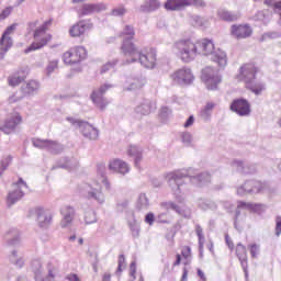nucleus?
Wrapping results in <instances>:
<instances>
[{
  "instance_id": "a18cd8bd",
  "label": "nucleus",
  "mask_w": 281,
  "mask_h": 281,
  "mask_svg": "<svg viewBox=\"0 0 281 281\" xmlns=\"http://www.w3.org/2000/svg\"><path fill=\"white\" fill-rule=\"evenodd\" d=\"M145 222L148 224V225H153L155 223V214L153 213H148L145 217Z\"/></svg>"
},
{
  "instance_id": "6e6d98bb",
  "label": "nucleus",
  "mask_w": 281,
  "mask_h": 281,
  "mask_svg": "<svg viewBox=\"0 0 281 281\" xmlns=\"http://www.w3.org/2000/svg\"><path fill=\"white\" fill-rule=\"evenodd\" d=\"M176 258H177V259H176L173 266H175V267H179V265H181V255H177Z\"/></svg>"
},
{
  "instance_id": "79ce46f5",
  "label": "nucleus",
  "mask_w": 281,
  "mask_h": 281,
  "mask_svg": "<svg viewBox=\"0 0 281 281\" xmlns=\"http://www.w3.org/2000/svg\"><path fill=\"white\" fill-rule=\"evenodd\" d=\"M127 153L131 157H139V149L135 146H130Z\"/></svg>"
},
{
  "instance_id": "cd10ccee",
  "label": "nucleus",
  "mask_w": 281,
  "mask_h": 281,
  "mask_svg": "<svg viewBox=\"0 0 281 281\" xmlns=\"http://www.w3.org/2000/svg\"><path fill=\"white\" fill-rule=\"evenodd\" d=\"M10 164H12V157L10 156L0 159V177L3 175V172H5V170H8Z\"/></svg>"
},
{
  "instance_id": "f704fd0d",
  "label": "nucleus",
  "mask_w": 281,
  "mask_h": 281,
  "mask_svg": "<svg viewBox=\"0 0 281 281\" xmlns=\"http://www.w3.org/2000/svg\"><path fill=\"white\" fill-rule=\"evenodd\" d=\"M187 8L190 5H194V8H205V1L203 0H187Z\"/></svg>"
},
{
  "instance_id": "58836bf2",
  "label": "nucleus",
  "mask_w": 281,
  "mask_h": 281,
  "mask_svg": "<svg viewBox=\"0 0 281 281\" xmlns=\"http://www.w3.org/2000/svg\"><path fill=\"white\" fill-rule=\"evenodd\" d=\"M90 196L92 199H95V201H98L99 203H104V194H102V192L100 191L91 192Z\"/></svg>"
},
{
  "instance_id": "e433bc0d",
  "label": "nucleus",
  "mask_w": 281,
  "mask_h": 281,
  "mask_svg": "<svg viewBox=\"0 0 281 281\" xmlns=\"http://www.w3.org/2000/svg\"><path fill=\"white\" fill-rule=\"evenodd\" d=\"M216 106V103L214 102H207L205 106L202 109V115H207L210 111H214V108Z\"/></svg>"
},
{
  "instance_id": "aec40b11",
  "label": "nucleus",
  "mask_w": 281,
  "mask_h": 281,
  "mask_svg": "<svg viewBox=\"0 0 281 281\" xmlns=\"http://www.w3.org/2000/svg\"><path fill=\"white\" fill-rule=\"evenodd\" d=\"M81 133L85 137H88V139H95L98 137V130L93 127L91 124L86 123L80 126Z\"/></svg>"
},
{
  "instance_id": "a19ab883",
  "label": "nucleus",
  "mask_w": 281,
  "mask_h": 281,
  "mask_svg": "<svg viewBox=\"0 0 281 281\" xmlns=\"http://www.w3.org/2000/svg\"><path fill=\"white\" fill-rule=\"evenodd\" d=\"M58 69V61H49L48 66L46 67L47 74H52Z\"/></svg>"
},
{
  "instance_id": "20e7f679",
  "label": "nucleus",
  "mask_w": 281,
  "mask_h": 281,
  "mask_svg": "<svg viewBox=\"0 0 281 281\" xmlns=\"http://www.w3.org/2000/svg\"><path fill=\"white\" fill-rule=\"evenodd\" d=\"M258 74H260V67H258V64L248 61L239 67L235 75V80L237 82H245L246 89H249V86L254 80H256V76H258Z\"/></svg>"
},
{
  "instance_id": "b1692460",
  "label": "nucleus",
  "mask_w": 281,
  "mask_h": 281,
  "mask_svg": "<svg viewBox=\"0 0 281 281\" xmlns=\"http://www.w3.org/2000/svg\"><path fill=\"white\" fill-rule=\"evenodd\" d=\"M120 38L135 40V27L133 25H125L123 31L120 33Z\"/></svg>"
},
{
  "instance_id": "0e129e2a",
  "label": "nucleus",
  "mask_w": 281,
  "mask_h": 281,
  "mask_svg": "<svg viewBox=\"0 0 281 281\" xmlns=\"http://www.w3.org/2000/svg\"><path fill=\"white\" fill-rule=\"evenodd\" d=\"M14 186H26L25 181H23V178H20L18 183H15Z\"/></svg>"
},
{
  "instance_id": "052dcab7",
  "label": "nucleus",
  "mask_w": 281,
  "mask_h": 281,
  "mask_svg": "<svg viewBox=\"0 0 281 281\" xmlns=\"http://www.w3.org/2000/svg\"><path fill=\"white\" fill-rule=\"evenodd\" d=\"M195 21V25H203V19H201L200 16L194 18Z\"/></svg>"
},
{
  "instance_id": "603ef678",
  "label": "nucleus",
  "mask_w": 281,
  "mask_h": 281,
  "mask_svg": "<svg viewBox=\"0 0 281 281\" xmlns=\"http://www.w3.org/2000/svg\"><path fill=\"white\" fill-rule=\"evenodd\" d=\"M198 276L202 281H207V278H205V273H203L201 269H198Z\"/></svg>"
},
{
  "instance_id": "412c9836",
  "label": "nucleus",
  "mask_w": 281,
  "mask_h": 281,
  "mask_svg": "<svg viewBox=\"0 0 281 281\" xmlns=\"http://www.w3.org/2000/svg\"><path fill=\"white\" fill-rule=\"evenodd\" d=\"M41 89V85L36 80H29L23 87L22 91L26 95H30V93H36Z\"/></svg>"
},
{
  "instance_id": "864d4df0",
  "label": "nucleus",
  "mask_w": 281,
  "mask_h": 281,
  "mask_svg": "<svg viewBox=\"0 0 281 281\" xmlns=\"http://www.w3.org/2000/svg\"><path fill=\"white\" fill-rule=\"evenodd\" d=\"M49 223H52V216L46 217L44 222H42L41 227H43L44 225H49Z\"/></svg>"
},
{
  "instance_id": "2eb2a0df",
  "label": "nucleus",
  "mask_w": 281,
  "mask_h": 281,
  "mask_svg": "<svg viewBox=\"0 0 281 281\" xmlns=\"http://www.w3.org/2000/svg\"><path fill=\"white\" fill-rule=\"evenodd\" d=\"M91 27H93V24H91L90 22L80 21L79 23L75 24L70 29V31H69L70 36H72V37L82 36V34H85V32H87V30H91Z\"/></svg>"
},
{
  "instance_id": "f03ea898",
  "label": "nucleus",
  "mask_w": 281,
  "mask_h": 281,
  "mask_svg": "<svg viewBox=\"0 0 281 281\" xmlns=\"http://www.w3.org/2000/svg\"><path fill=\"white\" fill-rule=\"evenodd\" d=\"M199 54L202 56H212V60L217 63L220 67L227 66V54L221 49H216L214 42L209 38H202L198 41Z\"/></svg>"
},
{
  "instance_id": "69168bd1",
  "label": "nucleus",
  "mask_w": 281,
  "mask_h": 281,
  "mask_svg": "<svg viewBox=\"0 0 281 281\" xmlns=\"http://www.w3.org/2000/svg\"><path fill=\"white\" fill-rule=\"evenodd\" d=\"M262 89H263V88L261 87V88H259V89H251V91L258 95V93H261V92H262Z\"/></svg>"
},
{
  "instance_id": "de8ad7c7",
  "label": "nucleus",
  "mask_w": 281,
  "mask_h": 281,
  "mask_svg": "<svg viewBox=\"0 0 281 281\" xmlns=\"http://www.w3.org/2000/svg\"><path fill=\"white\" fill-rule=\"evenodd\" d=\"M192 124H194V116L191 115L184 123V128H190V126H192Z\"/></svg>"
},
{
  "instance_id": "dca6fc26",
  "label": "nucleus",
  "mask_w": 281,
  "mask_h": 281,
  "mask_svg": "<svg viewBox=\"0 0 281 281\" xmlns=\"http://www.w3.org/2000/svg\"><path fill=\"white\" fill-rule=\"evenodd\" d=\"M236 256L240 261V265L244 269V273L248 276L247 268L249 267V265H248V258H247V248L241 244H238L236 246Z\"/></svg>"
},
{
  "instance_id": "49530a36",
  "label": "nucleus",
  "mask_w": 281,
  "mask_h": 281,
  "mask_svg": "<svg viewBox=\"0 0 281 281\" xmlns=\"http://www.w3.org/2000/svg\"><path fill=\"white\" fill-rule=\"evenodd\" d=\"M111 278H113V274H111V272H109V271H105V272H103L101 280L102 281H111Z\"/></svg>"
},
{
  "instance_id": "774afa93",
  "label": "nucleus",
  "mask_w": 281,
  "mask_h": 281,
  "mask_svg": "<svg viewBox=\"0 0 281 281\" xmlns=\"http://www.w3.org/2000/svg\"><path fill=\"white\" fill-rule=\"evenodd\" d=\"M171 209L175 210L176 212H179V205L177 204H171Z\"/></svg>"
},
{
  "instance_id": "8fccbe9b",
  "label": "nucleus",
  "mask_w": 281,
  "mask_h": 281,
  "mask_svg": "<svg viewBox=\"0 0 281 281\" xmlns=\"http://www.w3.org/2000/svg\"><path fill=\"white\" fill-rule=\"evenodd\" d=\"M226 245L228 246L229 249H234V241L232 238H229V235L225 236Z\"/></svg>"
},
{
  "instance_id": "9b49d317",
  "label": "nucleus",
  "mask_w": 281,
  "mask_h": 281,
  "mask_svg": "<svg viewBox=\"0 0 281 281\" xmlns=\"http://www.w3.org/2000/svg\"><path fill=\"white\" fill-rule=\"evenodd\" d=\"M138 60L147 69H153L157 63V53L153 48H146L143 53H138Z\"/></svg>"
},
{
  "instance_id": "4c0bfd02",
  "label": "nucleus",
  "mask_w": 281,
  "mask_h": 281,
  "mask_svg": "<svg viewBox=\"0 0 281 281\" xmlns=\"http://www.w3.org/2000/svg\"><path fill=\"white\" fill-rule=\"evenodd\" d=\"M126 267V258L124 257V255H120L119 256V266L116 269V273H122V268Z\"/></svg>"
},
{
  "instance_id": "ddd939ff",
  "label": "nucleus",
  "mask_w": 281,
  "mask_h": 281,
  "mask_svg": "<svg viewBox=\"0 0 281 281\" xmlns=\"http://www.w3.org/2000/svg\"><path fill=\"white\" fill-rule=\"evenodd\" d=\"M108 168L111 172H115L116 175H128V172H131L128 164L120 158L110 160Z\"/></svg>"
},
{
  "instance_id": "a211bd4d",
  "label": "nucleus",
  "mask_w": 281,
  "mask_h": 281,
  "mask_svg": "<svg viewBox=\"0 0 281 281\" xmlns=\"http://www.w3.org/2000/svg\"><path fill=\"white\" fill-rule=\"evenodd\" d=\"M60 213L64 216V227L74 223V216H76V210H74V206L66 205L61 209Z\"/></svg>"
},
{
  "instance_id": "bf43d9fd",
  "label": "nucleus",
  "mask_w": 281,
  "mask_h": 281,
  "mask_svg": "<svg viewBox=\"0 0 281 281\" xmlns=\"http://www.w3.org/2000/svg\"><path fill=\"white\" fill-rule=\"evenodd\" d=\"M48 278H49L50 280H54V278H56V272H55V270H48Z\"/></svg>"
},
{
  "instance_id": "4be33fe9",
  "label": "nucleus",
  "mask_w": 281,
  "mask_h": 281,
  "mask_svg": "<svg viewBox=\"0 0 281 281\" xmlns=\"http://www.w3.org/2000/svg\"><path fill=\"white\" fill-rule=\"evenodd\" d=\"M33 146H35V148H56V146H58V142L43 140L37 138L33 140Z\"/></svg>"
},
{
  "instance_id": "a878e982",
  "label": "nucleus",
  "mask_w": 281,
  "mask_h": 281,
  "mask_svg": "<svg viewBox=\"0 0 281 281\" xmlns=\"http://www.w3.org/2000/svg\"><path fill=\"white\" fill-rule=\"evenodd\" d=\"M218 16L220 19H222V21H236V19H238V15L236 14H232L229 11L225 10V9H221L218 11Z\"/></svg>"
},
{
  "instance_id": "7ed1b4c3",
  "label": "nucleus",
  "mask_w": 281,
  "mask_h": 281,
  "mask_svg": "<svg viewBox=\"0 0 281 281\" xmlns=\"http://www.w3.org/2000/svg\"><path fill=\"white\" fill-rule=\"evenodd\" d=\"M175 47L183 63H190L199 56V41L182 40L177 42Z\"/></svg>"
},
{
  "instance_id": "5701e85b",
  "label": "nucleus",
  "mask_w": 281,
  "mask_h": 281,
  "mask_svg": "<svg viewBox=\"0 0 281 281\" xmlns=\"http://www.w3.org/2000/svg\"><path fill=\"white\" fill-rule=\"evenodd\" d=\"M12 36L3 35L0 38V52L1 54H5L10 47H12Z\"/></svg>"
},
{
  "instance_id": "4468645a",
  "label": "nucleus",
  "mask_w": 281,
  "mask_h": 281,
  "mask_svg": "<svg viewBox=\"0 0 281 281\" xmlns=\"http://www.w3.org/2000/svg\"><path fill=\"white\" fill-rule=\"evenodd\" d=\"M23 123V116L20 113H14L10 119L4 121V124L0 126V131L5 133V135H10L19 124Z\"/></svg>"
},
{
  "instance_id": "09e8293b",
  "label": "nucleus",
  "mask_w": 281,
  "mask_h": 281,
  "mask_svg": "<svg viewBox=\"0 0 281 281\" xmlns=\"http://www.w3.org/2000/svg\"><path fill=\"white\" fill-rule=\"evenodd\" d=\"M66 279H68L69 281H80V277H78V274L76 273L68 274Z\"/></svg>"
},
{
  "instance_id": "c85d7f7f",
  "label": "nucleus",
  "mask_w": 281,
  "mask_h": 281,
  "mask_svg": "<svg viewBox=\"0 0 281 281\" xmlns=\"http://www.w3.org/2000/svg\"><path fill=\"white\" fill-rule=\"evenodd\" d=\"M146 87V79H136L131 83L130 91H136Z\"/></svg>"
},
{
  "instance_id": "37998d69",
  "label": "nucleus",
  "mask_w": 281,
  "mask_h": 281,
  "mask_svg": "<svg viewBox=\"0 0 281 281\" xmlns=\"http://www.w3.org/2000/svg\"><path fill=\"white\" fill-rule=\"evenodd\" d=\"M137 273V265L135 262H132L130 265V276L133 278V280L136 279L135 274Z\"/></svg>"
},
{
  "instance_id": "6e6552de",
  "label": "nucleus",
  "mask_w": 281,
  "mask_h": 281,
  "mask_svg": "<svg viewBox=\"0 0 281 281\" xmlns=\"http://www.w3.org/2000/svg\"><path fill=\"white\" fill-rule=\"evenodd\" d=\"M133 41L135 40H128V37L122 40L121 54H123V56L126 58H130L126 60V63H137V55L139 54V49H137V46Z\"/></svg>"
},
{
  "instance_id": "423d86ee",
  "label": "nucleus",
  "mask_w": 281,
  "mask_h": 281,
  "mask_svg": "<svg viewBox=\"0 0 281 281\" xmlns=\"http://www.w3.org/2000/svg\"><path fill=\"white\" fill-rule=\"evenodd\" d=\"M201 80L209 91H216L218 85H221V76L212 67H206L202 70Z\"/></svg>"
},
{
  "instance_id": "7c9ffc66",
  "label": "nucleus",
  "mask_w": 281,
  "mask_h": 281,
  "mask_svg": "<svg viewBox=\"0 0 281 281\" xmlns=\"http://www.w3.org/2000/svg\"><path fill=\"white\" fill-rule=\"evenodd\" d=\"M249 252L251 258H258V255L260 254V246L257 244H251L248 246Z\"/></svg>"
},
{
  "instance_id": "393cba45",
  "label": "nucleus",
  "mask_w": 281,
  "mask_h": 281,
  "mask_svg": "<svg viewBox=\"0 0 281 281\" xmlns=\"http://www.w3.org/2000/svg\"><path fill=\"white\" fill-rule=\"evenodd\" d=\"M159 8H161V2L151 0L148 5L140 7V12H155V10H159Z\"/></svg>"
},
{
  "instance_id": "bb28decb",
  "label": "nucleus",
  "mask_w": 281,
  "mask_h": 281,
  "mask_svg": "<svg viewBox=\"0 0 281 281\" xmlns=\"http://www.w3.org/2000/svg\"><path fill=\"white\" fill-rule=\"evenodd\" d=\"M22 198H23V192L15 191V192L9 193L7 201H8L9 205H14V203Z\"/></svg>"
},
{
  "instance_id": "0eeeda50",
  "label": "nucleus",
  "mask_w": 281,
  "mask_h": 281,
  "mask_svg": "<svg viewBox=\"0 0 281 281\" xmlns=\"http://www.w3.org/2000/svg\"><path fill=\"white\" fill-rule=\"evenodd\" d=\"M110 89H113V85L105 83L101 86L98 90H93L90 100L95 104L97 109H100L101 111H104L106 106H109V101L104 99V94Z\"/></svg>"
},
{
  "instance_id": "3c124183",
  "label": "nucleus",
  "mask_w": 281,
  "mask_h": 281,
  "mask_svg": "<svg viewBox=\"0 0 281 281\" xmlns=\"http://www.w3.org/2000/svg\"><path fill=\"white\" fill-rule=\"evenodd\" d=\"M35 214L37 216V218L41 221V216H43V214H45V211L41 207L35 209Z\"/></svg>"
},
{
  "instance_id": "473e14b6",
  "label": "nucleus",
  "mask_w": 281,
  "mask_h": 281,
  "mask_svg": "<svg viewBox=\"0 0 281 281\" xmlns=\"http://www.w3.org/2000/svg\"><path fill=\"white\" fill-rule=\"evenodd\" d=\"M98 10H100L98 4H86L83 7L85 14H91V12H98Z\"/></svg>"
},
{
  "instance_id": "e2e57ef3",
  "label": "nucleus",
  "mask_w": 281,
  "mask_h": 281,
  "mask_svg": "<svg viewBox=\"0 0 281 281\" xmlns=\"http://www.w3.org/2000/svg\"><path fill=\"white\" fill-rule=\"evenodd\" d=\"M35 278L38 280L42 278L41 269L35 270Z\"/></svg>"
},
{
  "instance_id": "ea45409f",
  "label": "nucleus",
  "mask_w": 281,
  "mask_h": 281,
  "mask_svg": "<svg viewBox=\"0 0 281 281\" xmlns=\"http://www.w3.org/2000/svg\"><path fill=\"white\" fill-rule=\"evenodd\" d=\"M181 256H182V258H184V260H188V258H190V256H192V249L190 248V246H184L182 248Z\"/></svg>"
},
{
  "instance_id": "c756f323",
  "label": "nucleus",
  "mask_w": 281,
  "mask_h": 281,
  "mask_svg": "<svg viewBox=\"0 0 281 281\" xmlns=\"http://www.w3.org/2000/svg\"><path fill=\"white\" fill-rule=\"evenodd\" d=\"M248 210H251V212H256L257 214H262V211L265 210V204L251 203L248 204Z\"/></svg>"
},
{
  "instance_id": "13d9d810",
  "label": "nucleus",
  "mask_w": 281,
  "mask_h": 281,
  "mask_svg": "<svg viewBox=\"0 0 281 281\" xmlns=\"http://www.w3.org/2000/svg\"><path fill=\"white\" fill-rule=\"evenodd\" d=\"M249 204L250 203L240 201V202H238L237 207H247V209H249Z\"/></svg>"
},
{
  "instance_id": "c03bdc74",
  "label": "nucleus",
  "mask_w": 281,
  "mask_h": 281,
  "mask_svg": "<svg viewBox=\"0 0 281 281\" xmlns=\"http://www.w3.org/2000/svg\"><path fill=\"white\" fill-rule=\"evenodd\" d=\"M281 234V216L276 217V236Z\"/></svg>"
},
{
  "instance_id": "f257e3e1",
  "label": "nucleus",
  "mask_w": 281,
  "mask_h": 281,
  "mask_svg": "<svg viewBox=\"0 0 281 281\" xmlns=\"http://www.w3.org/2000/svg\"><path fill=\"white\" fill-rule=\"evenodd\" d=\"M52 25H54V19L52 18L46 20L41 18L27 23V32L29 34H32L34 42L27 48H25V54H30V52H37V49H43V47H47L48 43H52L54 35L48 33Z\"/></svg>"
},
{
  "instance_id": "338daca9",
  "label": "nucleus",
  "mask_w": 281,
  "mask_h": 281,
  "mask_svg": "<svg viewBox=\"0 0 281 281\" xmlns=\"http://www.w3.org/2000/svg\"><path fill=\"white\" fill-rule=\"evenodd\" d=\"M124 9H121V10H115L114 11V14H124Z\"/></svg>"
},
{
  "instance_id": "680f3d73",
  "label": "nucleus",
  "mask_w": 281,
  "mask_h": 281,
  "mask_svg": "<svg viewBox=\"0 0 281 281\" xmlns=\"http://www.w3.org/2000/svg\"><path fill=\"white\" fill-rule=\"evenodd\" d=\"M103 183H104V186H105V188L108 189V190H111V182H109V179H104L103 180Z\"/></svg>"
},
{
  "instance_id": "39448f33",
  "label": "nucleus",
  "mask_w": 281,
  "mask_h": 281,
  "mask_svg": "<svg viewBox=\"0 0 281 281\" xmlns=\"http://www.w3.org/2000/svg\"><path fill=\"white\" fill-rule=\"evenodd\" d=\"M87 58V48L85 46H74L63 55L65 65H77Z\"/></svg>"
},
{
  "instance_id": "9d476101",
  "label": "nucleus",
  "mask_w": 281,
  "mask_h": 281,
  "mask_svg": "<svg viewBox=\"0 0 281 281\" xmlns=\"http://www.w3.org/2000/svg\"><path fill=\"white\" fill-rule=\"evenodd\" d=\"M231 111L241 117H247V115L251 114V104L245 99H236L231 104Z\"/></svg>"
},
{
  "instance_id": "1a4fd4ad",
  "label": "nucleus",
  "mask_w": 281,
  "mask_h": 281,
  "mask_svg": "<svg viewBox=\"0 0 281 281\" xmlns=\"http://www.w3.org/2000/svg\"><path fill=\"white\" fill-rule=\"evenodd\" d=\"M171 80H173L176 85H191V82L194 80V75H192V70L181 68L171 75Z\"/></svg>"
},
{
  "instance_id": "f3484780",
  "label": "nucleus",
  "mask_w": 281,
  "mask_h": 281,
  "mask_svg": "<svg viewBox=\"0 0 281 281\" xmlns=\"http://www.w3.org/2000/svg\"><path fill=\"white\" fill-rule=\"evenodd\" d=\"M27 78V71L19 70L15 74L8 77L9 87H19L21 82H25Z\"/></svg>"
},
{
  "instance_id": "5fc2aeb1",
  "label": "nucleus",
  "mask_w": 281,
  "mask_h": 281,
  "mask_svg": "<svg viewBox=\"0 0 281 281\" xmlns=\"http://www.w3.org/2000/svg\"><path fill=\"white\" fill-rule=\"evenodd\" d=\"M180 281H188V269H183L182 278Z\"/></svg>"
},
{
  "instance_id": "f8f14e48",
  "label": "nucleus",
  "mask_w": 281,
  "mask_h": 281,
  "mask_svg": "<svg viewBox=\"0 0 281 281\" xmlns=\"http://www.w3.org/2000/svg\"><path fill=\"white\" fill-rule=\"evenodd\" d=\"M231 34L238 40L249 38L254 34V30L249 24H234L231 26Z\"/></svg>"
},
{
  "instance_id": "2f4dec72",
  "label": "nucleus",
  "mask_w": 281,
  "mask_h": 281,
  "mask_svg": "<svg viewBox=\"0 0 281 281\" xmlns=\"http://www.w3.org/2000/svg\"><path fill=\"white\" fill-rule=\"evenodd\" d=\"M195 233H196V236L199 238V245L200 247H203V245L205 244V236L203 235V228L201 226H196L195 227Z\"/></svg>"
},
{
  "instance_id": "c9c22d12",
  "label": "nucleus",
  "mask_w": 281,
  "mask_h": 281,
  "mask_svg": "<svg viewBox=\"0 0 281 281\" xmlns=\"http://www.w3.org/2000/svg\"><path fill=\"white\" fill-rule=\"evenodd\" d=\"M12 7L4 8L0 13V21H5L10 14H12Z\"/></svg>"
},
{
  "instance_id": "4d7b16f0",
  "label": "nucleus",
  "mask_w": 281,
  "mask_h": 281,
  "mask_svg": "<svg viewBox=\"0 0 281 281\" xmlns=\"http://www.w3.org/2000/svg\"><path fill=\"white\" fill-rule=\"evenodd\" d=\"M111 68V65H104L101 70L100 74H106V71H109V69Z\"/></svg>"
},
{
  "instance_id": "6ab92c4d",
  "label": "nucleus",
  "mask_w": 281,
  "mask_h": 281,
  "mask_svg": "<svg viewBox=\"0 0 281 281\" xmlns=\"http://www.w3.org/2000/svg\"><path fill=\"white\" fill-rule=\"evenodd\" d=\"M165 8L171 11L183 10V8H188V0H167Z\"/></svg>"
},
{
  "instance_id": "72a5a7b5",
  "label": "nucleus",
  "mask_w": 281,
  "mask_h": 281,
  "mask_svg": "<svg viewBox=\"0 0 281 281\" xmlns=\"http://www.w3.org/2000/svg\"><path fill=\"white\" fill-rule=\"evenodd\" d=\"M16 27H19L18 23H13L10 26H8L4 32L2 33V35L4 36H12V34H14V32H16Z\"/></svg>"
}]
</instances>
